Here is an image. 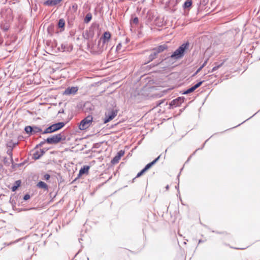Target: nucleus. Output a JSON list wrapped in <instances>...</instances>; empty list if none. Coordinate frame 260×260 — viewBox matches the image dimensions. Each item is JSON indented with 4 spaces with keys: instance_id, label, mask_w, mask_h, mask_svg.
Here are the masks:
<instances>
[{
    "instance_id": "1",
    "label": "nucleus",
    "mask_w": 260,
    "mask_h": 260,
    "mask_svg": "<svg viewBox=\"0 0 260 260\" xmlns=\"http://www.w3.org/2000/svg\"><path fill=\"white\" fill-rule=\"evenodd\" d=\"M31 196H11L10 202L12 205L13 209L14 210H21L22 208H19L18 207L23 206L25 202L30 199Z\"/></svg>"
},
{
    "instance_id": "2",
    "label": "nucleus",
    "mask_w": 260,
    "mask_h": 260,
    "mask_svg": "<svg viewBox=\"0 0 260 260\" xmlns=\"http://www.w3.org/2000/svg\"><path fill=\"white\" fill-rule=\"evenodd\" d=\"M189 43L186 42L182 44L179 46L169 57L165 58V60L173 59L174 60L181 58L184 55L185 50L189 47Z\"/></svg>"
},
{
    "instance_id": "3",
    "label": "nucleus",
    "mask_w": 260,
    "mask_h": 260,
    "mask_svg": "<svg viewBox=\"0 0 260 260\" xmlns=\"http://www.w3.org/2000/svg\"><path fill=\"white\" fill-rule=\"evenodd\" d=\"M64 140H66V137L63 133L53 135L52 137L45 139L46 143L49 144H57L61 141Z\"/></svg>"
},
{
    "instance_id": "4",
    "label": "nucleus",
    "mask_w": 260,
    "mask_h": 260,
    "mask_svg": "<svg viewBox=\"0 0 260 260\" xmlns=\"http://www.w3.org/2000/svg\"><path fill=\"white\" fill-rule=\"evenodd\" d=\"M93 117L91 115H88L81 120L79 125V129L84 130L90 126V123L92 121Z\"/></svg>"
},
{
    "instance_id": "5",
    "label": "nucleus",
    "mask_w": 260,
    "mask_h": 260,
    "mask_svg": "<svg viewBox=\"0 0 260 260\" xmlns=\"http://www.w3.org/2000/svg\"><path fill=\"white\" fill-rule=\"evenodd\" d=\"M94 35V29L92 27H90L88 29L83 32L82 34L83 37L86 40L92 39Z\"/></svg>"
},
{
    "instance_id": "6",
    "label": "nucleus",
    "mask_w": 260,
    "mask_h": 260,
    "mask_svg": "<svg viewBox=\"0 0 260 260\" xmlns=\"http://www.w3.org/2000/svg\"><path fill=\"white\" fill-rule=\"evenodd\" d=\"M117 111L112 110L111 111L105 114V118L104 119V123H106L112 120L117 115Z\"/></svg>"
},
{
    "instance_id": "7",
    "label": "nucleus",
    "mask_w": 260,
    "mask_h": 260,
    "mask_svg": "<svg viewBox=\"0 0 260 260\" xmlns=\"http://www.w3.org/2000/svg\"><path fill=\"white\" fill-rule=\"evenodd\" d=\"M108 47V44H103L101 41H99L98 44L97 45V49L96 52L98 54H101L104 50H107Z\"/></svg>"
},
{
    "instance_id": "8",
    "label": "nucleus",
    "mask_w": 260,
    "mask_h": 260,
    "mask_svg": "<svg viewBox=\"0 0 260 260\" xmlns=\"http://www.w3.org/2000/svg\"><path fill=\"white\" fill-rule=\"evenodd\" d=\"M111 38V35L109 31H105L104 32L99 41L103 42V44H108Z\"/></svg>"
},
{
    "instance_id": "9",
    "label": "nucleus",
    "mask_w": 260,
    "mask_h": 260,
    "mask_svg": "<svg viewBox=\"0 0 260 260\" xmlns=\"http://www.w3.org/2000/svg\"><path fill=\"white\" fill-rule=\"evenodd\" d=\"M183 98H177V99L173 100L171 102V103H170V106L172 107L179 106L181 105V104L183 102Z\"/></svg>"
},
{
    "instance_id": "10",
    "label": "nucleus",
    "mask_w": 260,
    "mask_h": 260,
    "mask_svg": "<svg viewBox=\"0 0 260 260\" xmlns=\"http://www.w3.org/2000/svg\"><path fill=\"white\" fill-rule=\"evenodd\" d=\"M90 169V167L89 166H84L83 167L81 168L79 170V174L78 175L77 177L74 180L75 181L78 178H79L83 174H87L88 173L89 170Z\"/></svg>"
},
{
    "instance_id": "11",
    "label": "nucleus",
    "mask_w": 260,
    "mask_h": 260,
    "mask_svg": "<svg viewBox=\"0 0 260 260\" xmlns=\"http://www.w3.org/2000/svg\"><path fill=\"white\" fill-rule=\"evenodd\" d=\"M62 0H47L44 2L45 6H56L58 5Z\"/></svg>"
},
{
    "instance_id": "12",
    "label": "nucleus",
    "mask_w": 260,
    "mask_h": 260,
    "mask_svg": "<svg viewBox=\"0 0 260 260\" xmlns=\"http://www.w3.org/2000/svg\"><path fill=\"white\" fill-rule=\"evenodd\" d=\"M78 91L77 87H71L67 88L64 91V94L69 95L71 94H74Z\"/></svg>"
},
{
    "instance_id": "13",
    "label": "nucleus",
    "mask_w": 260,
    "mask_h": 260,
    "mask_svg": "<svg viewBox=\"0 0 260 260\" xmlns=\"http://www.w3.org/2000/svg\"><path fill=\"white\" fill-rule=\"evenodd\" d=\"M168 46L166 44L161 45L153 49V50L155 51L158 54L163 52L164 50L167 49Z\"/></svg>"
},
{
    "instance_id": "14",
    "label": "nucleus",
    "mask_w": 260,
    "mask_h": 260,
    "mask_svg": "<svg viewBox=\"0 0 260 260\" xmlns=\"http://www.w3.org/2000/svg\"><path fill=\"white\" fill-rule=\"evenodd\" d=\"M55 132L60 129L61 128H62L64 125L65 123L63 122H59L54 124H52Z\"/></svg>"
},
{
    "instance_id": "15",
    "label": "nucleus",
    "mask_w": 260,
    "mask_h": 260,
    "mask_svg": "<svg viewBox=\"0 0 260 260\" xmlns=\"http://www.w3.org/2000/svg\"><path fill=\"white\" fill-rule=\"evenodd\" d=\"M58 27L61 29L60 31L64 30V26H65V20L63 18H60L59 19L58 23Z\"/></svg>"
},
{
    "instance_id": "16",
    "label": "nucleus",
    "mask_w": 260,
    "mask_h": 260,
    "mask_svg": "<svg viewBox=\"0 0 260 260\" xmlns=\"http://www.w3.org/2000/svg\"><path fill=\"white\" fill-rule=\"evenodd\" d=\"M157 55L158 53L152 49L151 54L149 55L148 62L152 61L154 59L156 58Z\"/></svg>"
},
{
    "instance_id": "17",
    "label": "nucleus",
    "mask_w": 260,
    "mask_h": 260,
    "mask_svg": "<svg viewBox=\"0 0 260 260\" xmlns=\"http://www.w3.org/2000/svg\"><path fill=\"white\" fill-rule=\"evenodd\" d=\"M224 62V61H223L220 63H219L218 62H215V66L212 68V70L211 71H209V72L212 73V72L216 71L223 64Z\"/></svg>"
},
{
    "instance_id": "18",
    "label": "nucleus",
    "mask_w": 260,
    "mask_h": 260,
    "mask_svg": "<svg viewBox=\"0 0 260 260\" xmlns=\"http://www.w3.org/2000/svg\"><path fill=\"white\" fill-rule=\"evenodd\" d=\"M92 14L90 13H88L84 19V22L85 23H88L92 19Z\"/></svg>"
},
{
    "instance_id": "19",
    "label": "nucleus",
    "mask_w": 260,
    "mask_h": 260,
    "mask_svg": "<svg viewBox=\"0 0 260 260\" xmlns=\"http://www.w3.org/2000/svg\"><path fill=\"white\" fill-rule=\"evenodd\" d=\"M37 186L39 188H44L45 189H48L47 184L43 181H40L37 184Z\"/></svg>"
},
{
    "instance_id": "20",
    "label": "nucleus",
    "mask_w": 260,
    "mask_h": 260,
    "mask_svg": "<svg viewBox=\"0 0 260 260\" xmlns=\"http://www.w3.org/2000/svg\"><path fill=\"white\" fill-rule=\"evenodd\" d=\"M32 135L42 132V129L40 126H32Z\"/></svg>"
},
{
    "instance_id": "21",
    "label": "nucleus",
    "mask_w": 260,
    "mask_h": 260,
    "mask_svg": "<svg viewBox=\"0 0 260 260\" xmlns=\"http://www.w3.org/2000/svg\"><path fill=\"white\" fill-rule=\"evenodd\" d=\"M21 184V181L17 180L15 181L14 185L12 187L11 189L13 191H15L17 190L19 186H20Z\"/></svg>"
},
{
    "instance_id": "22",
    "label": "nucleus",
    "mask_w": 260,
    "mask_h": 260,
    "mask_svg": "<svg viewBox=\"0 0 260 260\" xmlns=\"http://www.w3.org/2000/svg\"><path fill=\"white\" fill-rule=\"evenodd\" d=\"M32 126H26L24 128L26 133L29 135H32Z\"/></svg>"
},
{
    "instance_id": "23",
    "label": "nucleus",
    "mask_w": 260,
    "mask_h": 260,
    "mask_svg": "<svg viewBox=\"0 0 260 260\" xmlns=\"http://www.w3.org/2000/svg\"><path fill=\"white\" fill-rule=\"evenodd\" d=\"M8 147H9L8 149L7 150V153L10 156L11 158V161H13V158H12V148L11 147V145H7Z\"/></svg>"
},
{
    "instance_id": "24",
    "label": "nucleus",
    "mask_w": 260,
    "mask_h": 260,
    "mask_svg": "<svg viewBox=\"0 0 260 260\" xmlns=\"http://www.w3.org/2000/svg\"><path fill=\"white\" fill-rule=\"evenodd\" d=\"M208 60H206L203 64L197 70V71L193 74L192 76H196L198 73H199L202 69L206 65Z\"/></svg>"
},
{
    "instance_id": "25",
    "label": "nucleus",
    "mask_w": 260,
    "mask_h": 260,
    "mask_svg": "<svg viewBox=\"0 0 260 260\" xmlns=\"http://www.w3.org/2000/svg\"><path fill=\"white\" fill-rule=\"evenodd\" d=\"M191 5H192L191 0H187L184 3L183 8L184 9L188 8L191 7Z\"/></svg>"
},
{
    "instance_id": "26",
    "label": "nucleus",
    "mask_w": 260,
    "mask_h": 260,
    "mask_svg": "<svg viewBox=\"0 0 260 260\" xmlns=\"http://www.w3.org/2000/svg\"><path fill=\"white\" fill-rule=\"evenodd\" d=\"M3 162L6 166L8 167L13 161H11V159L9 160L8 158L4 157L3 158Z\"/></svg>"
},
{
    "instance_id": "27",
    "label": "nucleus",
    "mask_w": 260,
    "mask_h": 260,
    "mask_svg": "<svg viewBox=\"0 0 260 260\" xmlns=\"http://www.w3.org/2000/svg\"><path fill=\"white\" fill-rule=\"evenodd\" d=\"M41 156H42L40 154L39 151L38 150L34 152V153L33 154L32 158L36 160L39 159Z\"/></svg>"
},
{
    "instance_id": "28",
    "label": "nucleus",
    "mask_w": 260,
    "mask_h": 260,
    "mask_svg": "<svg viewBox=\"0 0 260 260\" xmlns=\"http://www.w3.org/2000/svg\"><path fill=\"white\" fill-rule=\"evenodd\" d=\"M120 158L117 155H115L113 159L111 160V162L112 164H115L119 162V159Z\"/></svg>"
},
{
    "instance_id": "29",
    "label": "nucleus",
    "mask_w": 260,
    "mask_h": 260,
    "mask_svg": "<svg viewBox=\"0 0 260 260\" xmlns=\"http://www.w3.org/2000/svg\"><path fill=\"white\" fill-rule=\"evenodd\" d=\"M22 239H23V238H20V239H18V240H16L14 241H13V242H10V243H4L3 244V245H4V246H10V245H12V244H15V243H17V242H18L19 241H20L21 240H22Z\"/></svg>"
},
{
    "instance_id": "30",
    "label": "nucleus",
    "mask_w": 260,
    "mask_h": 260,
    "mask_svg": "<svg viewBox=\"0 0 260 260\" xmlns=\"http://www.w3.org/2000/svg\"><path fill=\"white\" fill-rule=\"evenodd\" d=\"M194 90H195L194 88H193V86H192L190 88H189L187 89V90H186L185 91H184L183 92V94H187L192 92Z\"/></svg>"
},
{
    "instance_id": "31",
    "label": "nucleus",
    "mask_w": 260,
    "mask_h": 260,
    "mask_svg": "<svg viewBox=\"0 0 260 260\" xmlns=\"http://www.w3.org/2000/svg\"><path fill=\"white\" fill-rule=\"evenodd\" d=\"M152 166H153V164L151 162L148 164L147 165H146V166L143 168V169L146 172Z\"/></svg>"
},
{
    "instance_id": "32",
    "label": "nucleus",
    "mask_w": 260,
    "mask_h": 260,
    "mask_svg": "<svg viewBox=\"0 0 260 260\" xmlns=\"http://www.w3.org/2000/svg\"><path fill=\"white\" fill-rule=\"evenodd\" d=\"M204 82V81H200L198 83H197V84H196L194 86H193L194 89L196 90L197 88L199 87Z\"/></svg>"
},
{
    "instance_id": "33",
    "label": "nucleus",
    "mask_w": 260,
    "mask_h": 260,
    "mask_svg": "<svg viewBox=\"0 0 260 260\" xmlns=\"http://www.w3.org/2000/svg\"><path fill=\"white\" fill-rule=\"evenodd\" d=\"M124 154V151L120 150L116 154L118 156H119V158H121Z\"/></svg>"
},
{
    "instance_id": "34",
    "label": "nucleus",
    "mask_w": 260,
    "mask_h": 260,
    "mask_svg": "<svg viewBox=\"0 0 260 260\" xmlns=\"http://www.w3.org/2000/svg\"><path fill=\"white\" fill-rule=\"evenodd\" d=\"M48 128L49 133H52L55 132L54 129L52 125H51L50 126L48 127Z\"/></svg>"
},
{
    "instance_id": "35",
    "label": "nucleus",
    "mask_w": 260,
    "mask_h": 260,
    "mask_svg": "<svg viewBox=\"0 0 260 260\" xmlns=\"http://www.w3.org/2000/svg\"><path fill=\"white\" fill-rule=\"evenodd\" d=\"M146 171L143 169L140 172H139L137 176H136V177H140L141 175H142Z\"/></svg>"
},
{
    "instance_id": "36",
    "label": "nucleus",
    "mask_w": 260,
    "mask_h": 260,
    "mask_svg": "<svg viewBox=\"0 0 260 260\" xmlns=\"http://www.w3.org/2000/svg\"><path fill=\"white\" fill-rule=\"evenodd\" d=\"M132 22L134 24H137L139 22V19L138 17H135L133 20H132Z\"/></svg>"
},
{
    "instance_id": "37",
    "label": "nucleus",
    "mask_w": 260,
    "mask_h": 260,
    "mask_svg": "<svg viewBox=\"0 0 260 260\" xmlns=\"http://www.w3.org/2000/svg\"><path fill=\"white\" fill-rule=\"evenodd\" d=\"M50 178V176L48 174H46L44 175L43 179L48 180Z\"/></svg>"
},
{
    "instance_id": "38",
    "label": "nucleus",
    "mask_w": 260,
    "mask_h": 260,
    "mask_svg": "<svg viewBox=\"0 0 260 260\" xmlns=\"http://www.w3.org/2000/svg\"><path fill=\"white\" fill-rule=\"evenodd\" d=\"M45 143H46L45 140H44L43 141L41 142L38 145H37L36 147L42 146L45 144Z\"/></svg>"
},
{
    "instance_id": "39",
    "label": "nucleus",
    "mask_w": 260,
    "mask_h": 260,
    "mask_svg": "<svg viewBox=\"0 0 260 260\" xmlns=\"http://www.w3.org/2000/svg\"><path fill=\"white\" fill-rule=\"evenodd\" d=\"M160 156H158L157 157H156L155 159H154L151 162L153 164V165L159 160L160 158Z\"/></svg>"
},
{
    "instance_id": "40",
    "label": "nucleus",
    "mask_w": 260,
    "mask_h": 260,
    "mask_svg": "<svg viewBox=\"0 0 260 260\" xmlns=\"http://www.w3.org/2000/svg\"><path fill=\"white\" fill-rule=\"evenodd\" d=\"M2 28L5 31H6L9 29V27L7 25H4L2 26Z\"/></svg>"
},
{
    "instance_id": "41",
    "label": "nucleus",
    "mask_w": 260,
    "mask_h": 260,
    "mask_svg": "<svg viewBox=\"0 0 260 260\" xmlns=\"http://www.w3.org/2000/svg\"><path fill=\"white\" fill-rule=\"evenodd\" d=\"M21 165V164H14L12 163V168L14 169L15 168H16L17 167L20 166Z\"/></svg>"
},
{
    "instance_id": "42",
    "label": "nucleus",
    "mask_w": 260,
    "mask_h": 260,
    "mask_svg": "<svg viewBox=\"0 0 260 260\" xmlns=\"http://www.w3.org/2000/svg\"><path fill=\"white\" fill-rule=\"evenodd\" d=\"M122 45L120 43H119L116 47V50L118 51L121 49Z\"/></svg>"
},
{
    "instance_id": "43",
    "label": "nucleus",
    "mask_w": 260,
    "mask_h": 260,
    "mask_svg": "<svg viewBox=\"0 0 260 260\" xmlns=\"http://www.w3.org/2000/svg\"><path fill=\"white\" fill-rule=\"evenodd\" d=\"M18 144V142L17 143H13L12 144H11L10 143L8 144V145H11V147L12 148V149L13 148V147H15L16 146V145H17Z\"/></svg>"
},
{
    "instance_id": "44",
    "label": "nucleus",
    "mask_w": 260,
    "mask_h": 260,
    "mask_svg": "<svg viewBox=\"0 0 260 260\" xmlns=\"http://www.w3.org/2000/svg\"><path fill=\"white\" fill-rule=\"evenodd\" d=\"M42 134H49V130H48V127L44 131L42 132Z\"/></svg>"
},
{
    "instance_id": "45",
    "label": "nucleus",
    "mask_w": 260,
    "mask_h": 260,
    "mask_svg": "<svg viewBox=\"0 0 260 260\" xmlns=\"http://www.w3.org/2000/svg\"><path fill=\"white\" fill-rule=\"evenodd\" d=\"M39 151L41 156L43 155L45 153V151L43 149H40Z\"/></svg>"
},
{
    "instance_id": "46",
    "label": "nucleus",
    "mask_w": 260,
    "mask_h": 260,
    "mask_svg": "<svg viewBox=\"0 0 260 260\" xmlns=\"http://www.w3.org/2000/svg\"><path fill=\"white\" fill-rule=\"evenodd\" d=\"M212 232L216 233L218 234H222L224 233V232H215L214 231H212Z\"/></svg>"
},
{
    "instance_id": "47",
    "label": "nucleus",
    "mask_w": 260,
    "mask_h": 260,
    "mask_svg": "<svg viewBox=\"0 0 260 260\" xmlns=\"http://www.w3.org/2000/svg\"><path fill=\"white\" fill-rule=\"evenodd\" d=\"M62 49L64 51L66 49V45L63 44L61 45Z\"/></svg>"
},
{
    "instance_id": "48",
    "label": "nucleus",
    "mask_w": 260,
    "mask_h": 260,
    "mask_svg": "<svg viewBox=\"0 0 260 260\" xmlns=\"http://www.w3.org/2000/svg\"><path fill=\"white\" fill-rule=\"evenodd\" d=\"M205 241V240H202V239H200L199 240V242H198V244L201 243H203Z\"/></svg>"
},
{
    "instance_id": "49",
    "label": "nucleus",
    "mask_w": 260,
    "mask_h": 260,
    "mask_svg": "<svg viewBox=\"0 0 260 260\" xmlns=\"http://www.w3.org/2000/svg\"><path fill=\"white\" fill-rule=\"evenodd\" d=\"M64 111L63 109L60 110L59 112H58V113H63Z\"/></svg>"
},
{
    "instance_id": "50",
    "label": "nucleus",
    "mask_w": 260,
    "mask_h": 260,
    "mask_svg": "<svg viewBox=\"0 0 260 260\" xmlns=\"http://www.w3.org/2000/svg\"><path fill=\"white\" fill-rule=\"evenodd\" d=\"M207 141H208V140H206V141H205V142L203 144V146H202V147L201 148V149H202L204 147L205 144L206 142Z\"/></svg>"
},
{
    "instance_id": "51",
    "label": "nucleus",
    "mask_w": 260,
    "mask_h": 260,
    "mask_svg": "<svg viewBox=\"0 0 260 260\" xmlns=\"http://www.w3.org/2000/svg\"><path fill=\"white\" fill-rule=\"evenodd\" d=\"M52 28H53V27H52V26H49V27H48V31H49V30H50V29H52Z\"/></svg>"
},
{
    "instance_id": "52",
    "label": "nucleus",
    "mask_w": 260,
    "mask_h": 260,
    "mask_svg": "<svg viewBox=\"0 0 260 260\" xmlns=\"http://www.w3.org/2000/svg\"><path fill=\"white\" fill-rule=\"evenodd\" d=\"M162 103H163V101H161V102H159L158 103V104H157V105H160V104H161Z\"/></svg>"
},
{
    "instance_id": "53",
    "label": "nucleus",
    "mask_w": 260,
    "mask_h": 260,
    "mask_svg": "<svg viewBox=\"0 0 260 260\" xmlns=\"http://www.w3.org/2000/svg\"><path fill=\"white\" fill-rule=\"evenodd\" d=\"M169 188V185H167L166 186V189H168V188Z\"/></svg>"
},
{
    "instance_id": "54",
    "label": "nucleus",
    "mask_w": 260,
    "mask_h": 260,
    "mask_svg": "<svg viewBox=\"0 0 260 260\" xmlns=\"http://www.w3.org/2000/svg\"><path fill=\"white\" fill-rule=\"evenodd\" d=\"M235 249H244V248H235Z\"/></svg>"
},
{
    "instance_id": "55",
    "label": "nucleus",
    "mask_w": 260,
    "mask_h": 260,
    "mask_svg": "<svg viewBox=\"0 0 260 260\" xmlns=\"http://www.w3.org/2000/svg\"><path fill=\"white\" fill-rule=\"evenodd\" d=\"M178 197H179L180 200L181 202H182V200H181V196H177Z\"/></svg>"
},
{
    "instance_id": "56",
    "label": "nucleus",
    "mask_w": 260,
    "mask_h": 260,
    "mask_svg": "<svg viewBox=\"0 0 260 260\" xmlns=\"http://www.w3.org/2000/svg\"><path fill=\"white\" fill-rule=\"evenodd\" d=\"M190 157H191V156H190V157L188 158V159L187 160L186 162H187V161H189V159H190Z\"/></svg>"
},
{
    "instance_id": "57",
    "label": "nucleus",
    "mask_w": 260,
    "mask_h": 260,
    "mask_svg": "<svg viewBox=\"0 0 260 260\" xmlns=\"http://www.w3.org/2000/svg\"><path fill=\"white\" fill-rule=\"evenodd\" d=\"M158 63H157V64H154V65H153V66H157V64H158Z\"/></svg>"
},
{
    "instance_id": "58",
    "label": "nucleus",
    "mask_w": 260,
    "mask_h": 260,
    "mask_svg": "<svg viewBox=\"0 0 260 260\" xmlns=\"http://www.w3.org/2000/svg\"><path fill=\"white\" fill-rule=\"evenodd\" d=\"M254 115H256V113H254V114H253V115H252V117H253V116H254Z\"/></svg>"
},
{
    "instance_id": "59",
    "label": "nucleus",
    "mask_w": 260,
    "mask_h": 260,
    "mask_svg": "<svg viewBox=\"0 0 260 260\" xmlns=\"http://www.w3.org/2000/svg\"><path fill=\"white\" fill-rule=\"evenodd\" d=\"M254 115H256V113H254V114H253V115H252V117H253V116H254Z\"/></svg>"
},
{
    "instance_id": "60",
    "label": "nucleus",
    "mask_w": 260,
    "mask_h": 260,
    "mask_svg": "<svg viewBox=\"0 0 260 260\" xmlns=\"http://www.w3.org/2000/svg\"><path fill=\"white\" fill-rule=\"evenodd\" d=\"M254 115H256V113H254V114H253V115H252V117H253V116H254Z\"/></svg>"
},
{
    "instance_id": "61",
    "label": "nucleus",
    "mask_w": 260,
    "mask_h": 260,
    "mask_svg": "<svg viewBox=\"0 0 260 260\" xmlns=\"http://www.w3.org/2000/svg\"><path fill=\"white\" fill-rule=\"evenodd\" d=\"M204 226H205L206 228H207V225H204Z\"/></svg>"
}]
</instances>
